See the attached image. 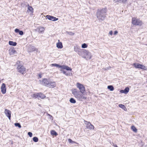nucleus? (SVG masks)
<instances>
[{
  "label": "nucleus",
  "instance_id": "1",
  "mask_svg": "<svg viewBox=\"0 0 147 147\" xmlns=\"http://www.w3.org/2000/svg\"><path fill=\"white\" fill-rule=\"evenodd\" d=\"M107 12L106 8L98 9L96 12V16L99 22H101L104 20L106 17Z\"/></svg>",
  "mask_w": 147,
  "mask_h": 147
},
{
  "label": "nucleus",
  "instance_id": "2",
  "mask_svg": "<svg viewBox=\"0 0 147 147\" xmlns=\"http://www.w3.org/2000/svg\"><path fill=\"white\" fill-rule=\"evenodd\" d=\"M72 94L74 95L75 97L78 98V100H80L81 101L82 100H85L87 97L85 96L84 94H83L80 93V92L77 89H72L71 90Z\"/></svg>",
  "mask_w": 147,
  "mask_h": 147
},
{
  "label": "nucleus",
  "instance_id": "3",
  "mask_svg": "<svg viewBox=\"0 0 147 147\" xmlns=\"http://www.w3.org/2000/svg\"><path fill=\"white\" fill-rule=\"evenodd\" d=\"M22 61H18L17 62V67L18 72L22 74H24L26 73V68L23 65Z\"/></svg>",
  "mask_w": 147,
  "mask_h": 147
},
{
  "label": "nucleus",
  "instance_id": "4",
  "mask_svg": "<svg viewBox=\"0 0 147 147\" xmlns=\"http://www.w3.org/2000/svg\"><path fill=\"white\" fill-rule=\"evenodd\" d=\"M131 23L134 25L141 26L144 24V23L140 19L134 17L132 19Z\"/></svg>",
  "mask_w": 147,
  "mask_h": 147
},
{
  "label": "nucleus",
  "instance_id": "5",
  "mask_svg": "<svg viewBox=\"0 0 147 147\" xmlns=\"http://www.w3.org/2000/svg\"><path fill=\"white\" fill-rule=\"evenodd\" d=\"M42 84L45 86L51 88L54 87V85L55 82L49 81L46 78L43 79L42 81Z\"/></svg>",
  "mask_w": 147,
  "mask_h": 147
},
{
  "label": "nucleus",
  "instance_id": "6",
  "mask_svg": "<svg viewBox=\"0 0 147 147\" xmlns=\"http://www.w3.org/2000/svg\"><path fill=\"white\" fill-rule=\"evenodd\" d=\"M82 54H84L83 57L86 60L90 59L92 57L91 53L85 49H83Z\"/></svg>",
  "mask_w": 147,
  "mask_h": 147
},
{
  "label": "nucleus",
  "instance_id": "7",
  "mask_svg": "<svg viewBox=\"0 0 147 147\" xmlns=\"http://www.w3.org/2000/svg\"><path fill=\"white\" fill-rule=\"evenodd\" d=\"M132 65L136 69H142L145 70H147V68L146 67L143 65L140 64L138 63H134Z\"/></svg>",
  "mask_w": 147,
  "mask_h": 147
},
{
  "label": "nucleus",
  "instance_id": "8",
  "mask_svg": "<svg viewBox=\"0 0 147 147\" xmlns=\"http://www.w3.org/2000/svg\"><path fill=\"white\" fill-rule=\"evenodd\" d=\"M56 67L61 69H65L67 71L72 70V69L68 66L65 65H61L59 64H56Z\"/></svg>",
  "mask_w": 147,
  "mask_h": 147
},
{
  "label": "nucleus",
  "instance_id": "9",
  "mask_svg": "<svg viewBox=\"0 0 147 147\" xmlns=\"http://www.w3.org/2000/svg\"><path fill=\"white\" fill-rule=\"evenodd\" d=\"M33 96L35 98H38L39 100L43 99L46 97L41 92L34 94Z\"/></svg>",
  "mask_w": 147,
  "mask_h": 147
},
{
  "label": "nucleus",
  "instance_id": "10",
  "mask_svg": "<svg viewBox=\"0 0 147 147\" xmlns=\"http://www.w3.org/2000/svg\"><path fill=\"white\" fill-rule=\"evenodd\" d=\"M77 87L79 88L82 94H83L85 91V88L83 84H82L79 82L77 83Z\"/></svg>",
  "mask_w": 147,
  "mask_h": 147
},
{
  "label": "nucleus",
  "instance_id": "11",
  "mask_svg": "<svg viewBox=\"0 0 147 147\" xmlns=\"http://www.w3.org/2000/svg\"><path fill=\"white\" fill-rule=\"evenodd\" d=\"M37 51L38 49L36 48L34 46L31 45H29L28 46L27 51L28 53L32 52L35 51L37 52Z\"/></svg>",
  "mask_w": 147,
  "mask_h": 147
},
{
  "label": "nucleus",
  "instance_id": "12",
  "mask_svg": "<svg viewBox=\"0 0 147 147\" xmlns=\"http://www.w3.org/2000/svg\"><path fill=\"white\" fill-rule=\"evenodd\" d=\"M4 113L6 116L8 117L9 120H10L11 114V111L8 109H5L4 111Z\"/></svg>",
  "mask_w": 147,
  "mask_h": 147
},
{
  "label": "nucleus",
  "instance_id": "13",
  "mask_svg": "<svg viewBox=\"0 0 147 147\" xmlns=\"http://www.w3.org/2000/svg\"><path fill=\"white\" fill-rule=\"evenodd\" d=\"M74 50L77 52L79 55H82V52L83 51V49H81L77 47H74Z\"/></svg>",
  "mask_w": 147,
  "mask_h": 147
},
{
  "label": "nucleus",
  "instance_id": "14",
  "mask_svg": "<svg viewBox=\"0 0 147 147\" xmlns=\"http://www.w3.org/2000/svg\"><path fill=\"white\" fill-rule=\"evenodd\" d=\"M1 91L3 94L5 93L6 91V86L4 83H3L1 87Z\"/></svg>",
  "mask_w": 147,
  "mask_h": 147
},
{
  "label": "nucleus",
  "instance_id": "15",
  "mask_svg": "<svg viewBox=\"0 0 147 147\" xmlns=\"http://www.w3.org/2000/svg\"><path fill=\"white\" fill-rule=\"evenodd\" d=\"M129 89L128 87H125L124 90H120V92L122 93H124L127 94L129 91Z\"/></svg>",
  "mask_w": 147,
  "mask_h": 147
},
{
  "label": "nucleus",
  "instance_id": "16",
  "mask_svg": "<svg viewBox=\"0 0 147 147\" xmlns=\"http://www.w3.org/2000/svg\"><path fill=\"white\" fill-rule=\"evenodd\" d=\"M86 126L87 129L90 130L94 129V126L90 122H89L87 124Z\"/></svg>",
  "mask_w": 147,
  "mask_h": 147
},
{
  "label": "nucleus",
  "instance_id": "17",
  "mask_svg": "<svg viewBox=\"0 0 147 147\" xmlns=\"http://www.w3.org/2000/svg\"><path fill=\"white\" fill-rule=\"evenodd\" d=\"M58 41L59 42L56 44V47L58 49H61L63 47L62 43V42H59V40H58Z\"/></svg>",
  "mask_w": 147,
  "mask_h": 147
},
{
  "label": "nucleus",
  "instance_id": "18",
  "mask_svg": "<svg viewBox=\"0 0 147 147\" xmlns=\"http://www.w3.org/2000/svg\"><path fill=\"white\" fill-rule=\"evenodd\" d=\"M113 1H115V3H122L125 4L127 0H113Z\"/></svg>",
  "mask_w": 147,
  "mask_h": 147
},
{
  "label": "nucleus",
  "instance_id": "19",
  "mask_svg": "<svg viewBox=\"0 0 147 147\" xmlns=\"http://www.w3.org/2000/svg\"><path fill=\"white\" fill-rule=\"evenodd\" d=\"M46 18L48 19L53 21H55V17L50 15H47Z\"/></svg>",
  "mask_w": 147,
  "mask_h": 147
},
{
  "label": "nucleus",
  "instance_id": "20",
  "mask_svg": "<svg viewBox=\"0 0 147 147\" xmlns=\"http://www.w3.org/2000/svg\"><path fill=\"white\" fill-rule=\"evenodd\" d=\"M14 31L16 33H18L20 35H22L24 34L22 30H20L19 29L16 28Z\"/></svg>",
  "mask_w": 147,
  "mask_h": 147
},
{
  "label": "nucleus",
  "instance_id": "21",
  "mask_svg": "<svg viewBox=\"0 0 147 147\" xmlns=\"http://www.w3.org/2000/svg\"><path fill=\"white\" fill-rule=\"evenodd\" d=\"M28 9L31 12V13H33L34 12V9L31 6H30L28 4L27 5Z\"/></svg>",
  "mask_w": 147,
  "mask_h": 147
},
{
  "label": "nucleus",
  "instance_id": "22",
  "mask_svg": "<svg viewBox=\"0 0 147 147\" xmlns=\"http://www.w3.org/2000/svg\"><path fill=\"white\" fill-rule=\"evenodd\" d=\"M59 70L61 71V72L63 73L65 75L67 76H69V73L68 72H67L66 71L64 70L63 69H59Z\"/></svg>",
  "mask_w": 147,
  "mask_h": 147
},
{
  "label": "nucleus",
  "instance_id": "23",
  "mask_svg": "<svg viewBox=\"0 0 147 147\" xmlns=\"http://www.w3.org/2000/svg\"><path fill=\"white\" fill-rule=\"evenodd\" d=\"M119 107L123 109L125 111H127V109L125 106L124 105L122 104H119Z\"/></svg>",
  "mask_w": 147,
  "mask_h": 147
},
{
  "label": "nucleus",
  "instance_id": "24",
  "mask_svg": "<svg viewBox=\"0 0 147 147\" xmlns=\"http://www.w3.org/2000/svg\"><path fill=\"white\" fill-rule=\"evenodd\" d=\"M16 52V51L14 48L11 49L9 50V53L10 55H13Z\"/></svg>",
  "mask_w": 147,
  "mask_h": 147
},
{
  "label": "nucleus",
  "instance_id": "25",
  "mask_svg": "<svg viewBox=\"0 0 147 147\" xmlns=\"http://www.w3.org/2000/svg\"><path fill=\"white\" fill-rule=\"evenodd\" d=\"M9 45L14 46H16L17 44L16 42H13L11 41H9Z\"/></svg>",
  "mask_w": 147,
  "mask_h": 147
},
{
  "label": "nucleus",
  "instance_id": "26",
  "mask_svg": "<svg viewBox=\"0 0 147 147\" xmlns=\"http://www.w3.org/2000/svg\"><path fill=\"white\" fill-rule=\"evenodd\" d=\"M107 88L110 91H113L114 90V88L112 85H109L107 86Z\"/></svg>",
  "mask_w": 147,
  "mask_h": 147
},
{
  "label": "nucleus",
  "instance_id": "27",
  "mask_svg": "<svg viewBox=\"0 0 147 147\" xmlns=\"http://www.w3.org/2000/svg\"><path fill=\"white\" fill-rule=\"evenodd\" d=\"M131 129L132 130V131L135 132H136L137 131V129L136 127L133 125H132L131 126Z\"/></svg>",
  "mask_w": 147,
  "mask_h": 147
},
{
  "label": "nucleus",
  "instance_id": "28",
  "mask_svg": "<svg viewBox=\"0 0 147 147\" xmlns=\"http://www.w3.org/2000/svg\"><path fill=\"white\" fill-rule=\"evenodd\" d=\"M68 141L70 143H71V144L75 143L77 144H78V143L73 141L71 139H70V138L68 139Z\"/></svg>",
  "mask_w": 147,
  "mask_h": 147
},
{
  "label": "nucleus",
  "instance_id": "29",
  "mask_svg": "<svg viewBox=\"0 0 147 147\" xmlns=\"http://www.w3.org/2000/svg\"><path fill=\"white\" fill-rule=\"evenodd\" d=\"M14 125L16 127H18L19 128L21 127V126L20 123H14Z\"/></svg>",
  "mask_w": 147,
  "mask_h": 147
},
{
  "label": "nucleus",
  "instance_id": "30",
  "mask_svg": "<svg viewBox=\"0 0 147 147\" xmlns=\"http://www.w3.org/2000/svg\"><path fill=\"white\" fill-rule=\"evenodd\" d=\"M33 140L34 142H36L38 141V139L37 137H34L33 138Z\"/></svg>",
  "mask_w": 147,
  "mask_h": 147
},
{
  "label": "nucleus",
  "instance_id": "31",
  "mask_svg": "<svg viewBox=\"0 0 147 147\" xmlns=\"http://www.w3.org/2000/svg\"><path fill=\"white\" fill-rule=\"evenodd\" d=\"M88 47V45L85 43L83 44L82 45V47L83 48H86Z\"/></svg>",
  "mask_w": 147,
  "mask_h": 147
},
{
  "label": "nucleus",
  "instance_id": "32",
  "mask_svg": "<svg viewBox=\"0 0 147 147\" xmlns=\"http://www.w3.org/2000/svg\"><path fill=\"white\" fill-rule=\"evenodd\" d=\"M39 31L40 32H42L44 31L45 30V29L44 28L42 27H40L39 28Z\"/></svg>",
  "mask_w": 147,
  "mask_h": 147
},
{
  "label": "nucleus",
  "instance_id": "33",
  "mask_svg": "<svg viewBox=\"0 0 147 147\" xmlns=\"http://www.w3.org/2000/svg\"><path fill=\"white\" fill-rule=\"evenodd\" d=\"M51 134L52 136H55V131L52 130L51 131Z\"/></svg>",
  "mask_w": 147,
  "mask_h": 147
},
{
  "label": "nucleus",
  "instance_id": "34",
  "mask_svg": "<svg viewBox=\"0 0 147 147\" xmlns=\"http://www.w3.org/2000/svg\"><path fill=\"white\" fill-rule=\"evenodd\" d=\"M67 32L70 35L73 36L74 34V33L71 32Z\"/></svg>",
  "mask_w": 147,
  "mask_h": 147
},
{
  "label": "nucleus",
  "instance_id": "35",
  "mask_svg": "<svg viewBox=\"0 0 147 147\" xmlns=\"http://www.w3.org/2000/svg\"><path fill=\"white\" fill-rule=\"evenodd\" d=\"M28 135L30 137H31L32 136V132H29L28 133Z\"/></svg>",
  "mask_w": 147,
  "mask_h": 147
},
{
  "label": "nucleus",
  "instance_id": "36",
  "mask_svg": "<svg viewBox=\"0 0 147 147\" xmlns=\"http://www.w3.org/2000/svg\"><path fill=\"white\" fill-rule=\"evenodd\" d=\"M69 101H76L74 98H71L70 99Z\"/></svg>",
  "mask_w": 147,
  "mask_h": 147
},
{
  "label": "nucleus",
  "instance_id": "37",
  "mask_svg": "<svg viewBox=\"0 0 147 147\" xmlns=\"http://www.w3.org/2000/svg\"><path fill=\"white\" fill-rule=\"evenodd\" d=\"M118 33V32L117 30H115L114 31V34L116 35Z\"/></svg>",
  "mask_w": 147,
  "mask_h": 147
},
{
  "label": "nucleus",
  "instance_id": "38",
  "mask_svg": "<svg viewBox=\"0 0 147 147\" xmlns=\"http://www.w3.org/2000/svg\"><path fill=\"white\" fill-rule=\"evenodd\" d=\"M109 34L110 35H112L113 34V32L112 30L110 31L109 32Z\"/></svg>",
  "mask_w": 147,
  "mask_h": 147
},
{
  "label": "nucleus",
  "instance_id": "39",
  "mask_svg": "<svg viewBox=\"0 0 147 147\" xmlns=\"http://www.w3.org/2000/svg\"><path fill=\"white\" fill-rule=\"evenodd\" d=\"M51 66H55V63L52 64L51 65Z\"/></svg>",
  "mask_w": 147,
  "mask_h": 147
},
{
  "label": "nucleus",
  "instance_id": "40",
  "mask_svg": "<svg viewBox=\"0 0 147 147\" xmlns=\"http://www.w3.org/2000/svg\"><path fill=\"white\" fill-rule=\"evenodd\" d=\"M113 146H114V147H118L116 144H114Z\"/></svg>",
  "mask_w": 147,
  "mask_h": 147
},
{
  "label": "nucleus",
  "instance_id": "41",
  "mask_svg": "<svg viewBox=\"0 0 147 147\" xmlns=\"http://www.w3.org/2000/svg\"><path fill=\"white\" fill-rule=\"evenodd\" d=\"M76 102H70L73 104L76 103Z\"/></svg>",
  "mask_w": 147,
  "mask_h": 147
},
{
  "label": "nucleus",
  "instance_id": "42",
  "mask_svg": "<svg viewBox=\"0 0 147 147\" xmlns=\"http://www.w3.org/2000/svg\"><path fill=\"white\" fill-rule=\"evenodd\" d=\"M39 76L40 78H41L42 77L41 75L40 74H39Z\"/></svg>",
  "mask_w": 147,
  "mask_h": 147
},
{
  "label": "nucleus",
  "instance_id": "43",
  "mask_svg": "<svg viewBox=\"0 0 147 147\" xmlns=\"http://www.w3.org/2000/svg\"><path fill=\"white\" fill-rule=\"evenodd\" d=\"M84 121L85 123V122H87V123H88V122H88V121H85V120Z\"/></svg>",
  "mask_w": 147,
  "mask_h": 147
},
{
  "label": "nucleus",
  "instance_id": "44",
  "mask_svg": "<svg viewBox=\"0 0 147 147\" xmlns=\"http://www.w3.org/2000/svg\"><path fill=\"white\" fill-rule=\"evenodd\" d=\"M58 135V133L56 132V136H57Z\"/></svg>",
  "mask_w": 147,
  "mask_h": 147
},
{
  "label": "nucleus",
  "instance_id": "45",
  "mask_svg": "<svg viewBox=\"0 0 147 147\" xmlns=\"http://www.w3.org/2000/svg\"><path fill=\"white\" fill-rule=\"evenodd\" d=\"M58 20V18H56V21L57 20Z\"/></svg>",
  "mask_w": 147,
  "mask_h": 147
},
{
  "label": "nucleus",
  "instance_id": "46",
  "mask_svg": "<svg viewBox=\"0 0 147 147\" xmlns=\"http://www.w3.org/2000/svg\"><path fill=\"white\" fill-rule=\"evenodd\" d=\"M55 125H56L57 126H58L56 124H55Z\"/></svg>",
  "mask_w": 147,
  "mask_h": 147
},
{
  "label": "nucleus",
  "instance_id": "47",
  "mask_svg": "<svg viewBox=\"0 0 147 147\" xmlns=\"http://www.w3.org/2000/svg\"><path fill=\"white\" fill-rule=\"evenodd\" d=\"M39 105V106H40V105Z\"/></svg>",
  "mask_w": 147,
  "mask_h": 147
},
{
  "label": "nucleus",
  "instance_id": "48",
  "mask_svg": "<svg viewBox=\"0 0 147 147\" xmlns=\"http://www.w3.org/2000/svg\"><path fill=\"white\" fill-rule=\"evenodd\" d=\"M49 116H51V115H50V114H49Z\"/></svg>",
  "mask_w": 147,
  "mask_h": 147
},
{
  "label": "nucleus",
  "instance_id": "49",
  "mask_svg": "<svg viewBox=\"0 0 147 147\" xmlns=\"http://www.w3.org/2000/svg\"><path fill=\"white\" fill-rule=\"evenodd\" d=\"M146 45L147 46V44H146Z\"/></svg>",
  "mask_w": 147,
  "mask_h": 147
},
{
  "label": "nucleus",
  "instance_id": "50",
  "mask_svg": "<svg viewBox=\"0 0 147 147\" xmlns=\"http://www.w3.org/2000/svg\"><path fill=\"white\" fill-rule=\"evenodd\" d=\"M146 87H147V86H146Z\"/></svg>",
  "mask_w": 147,
  "mask_h": 147
}]
</instances>
